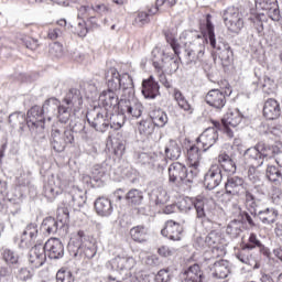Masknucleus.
<instances>
[{"label":"nucleus","instance_id":"obj_39","mask_svg":"<svg viewBox=\"0 0 282 282\" xmlns=\"http://www.w3.org/2000/svg\"><path fill=\"white\" fill-rule=\"evenodd\" d=\"M248 250H254V248H259L260 252L264 254V257L270 256V249H268L263 243H261V240L257 238V234H250L248 242L243 246Z\"/></svg>","mask_w":282,"mask_h":282},{"label":"nucleus","instance_id":"obj_18","mask_svg":"<svg viewBox=\"0 0 282 282\" xmlns=\"http://www.w3.org/2000/svg\"><path fill=\"white\" fill-rule=\"evenodd\" d=\"M62 105H65L66 109H68V113L72 117V110L74 109V111H76V109H80L83 106V95H80V90L76 88L69 89L64 97Z\"/></svg>","mask_w":282,"mask_h":282},{"label":"nucleus","instance_id":"obj_40","mask_svg":"<svg viewBox=\"0 0 282 282\" xmlns=\"http://www.w3.org/2000/svg\"><path fill=\"white\" fill-rule=\"evenodd\" d=\"M150 118L154 127H166L169 122V116L162 109H155L150 112Z\"/></svg>","mask_w":282,"mask_h":282},{"label":"nucleus","instance_id":"obj_22","mask_svg":"<svg viewBox=\"0 0 282 282\" xmlns=\"http://www.w3.org/2000/svg\"><path fill=\"white\" fill-rule=\"evenodd\" d=\"M63 193V182H61V176L52 175L48 178L47 184L44 185V196L47 199H54L56 195Z\"/></svg>","mask_w":282,"mask_h":282},{"label":"nucleus","instance_id":"obj_7","mask_svg":"<svg viewBox=\"0 0 282 282\" xmlns=\"http://www.w3.org/2000/svg\"><path fill=\"white\" fill-rule=\"evenodd\" d=\"M195 172L191 170V174H188V170L186 166L180 162H174L169 167V180L172 184H182L193 182V177H196Z\"/></svg>","mask_w":282,"mask_h":282},{"label":"nucleus","instance_id":"obj_4","mask_svg":"<svg viewBox=\"0 0 282 282\" xmlns=\"http://www.w3.org/2000/svg\"><path fill=\"white\" fill-rule=\"evenodd\" d=\"M105 78L107 87H110V89H123L128 94L133 91V78L127 73L120 76L118 69L111 67L105 73Z\"/></svg>","mask_w":282,"mask_h":282},{"label":"nucleus","instance_id":"obj_28","mask_svg":"<svg viewBox=\"0 0 282 282\" xmlns=\"http://www.w3.org/2000/svg\"><path fill=\"white\" fill-rule=\"evenodd\" d=\"M110 263L112 270H133L135 267V259H133V257H116Z\"/></svg>","mask_w":282,"mask_h":282},{"label":"nucleus","instance_id":"obj_25","mask_svg":"<svg viewBox=\"0 0 282 282\" xmlns=\"http://www.w3.org/2000/svg\"><path fill=\"white\" fill-rule=\"evenodd\" d=\"M142 95L150 100H154L160 95V85H158L153 76L142 82Z\"/></svg>","mask_w":282,"mask_h":282},{"label":"nucleus","instance_id":"obj_29","mask_svg":"<svg viewBox=\"0 0 282 282\" xmlns=\"http://www.w3.org/2000/svg\"><path fill=\"white\" fill-rule=\"evenodd\" d=\"M184 281L185 282H203L204 281V271L199 264H193L184 271Z\"/></svg>","mask_w":282,"mask_h":282},{"label":"nucleus","instance_id":"obj_63","mask_svg":"<svg viewBox=\"0 0 282 282\" xmlns=\"http://www.w3.org/2000/svg\"><path fill=\"white\" fill-rule=\"evenodd\" d=\"M47 36L51 41H56V39H61V36H63V31L58 28L50 29Z\"/></svg>","mask_w":282,"mask_h":282},{"label":"nucleus","instance_id":"obj_5","mask_svg":"<svg viewBox=\"0 0 282 282\" xmlns=\"http://www.w3.org/2000/svg\"><path fill=\"white\" fill-rule=\"evenodd\" d=\"M210 204H213V200L198 196L196 198H185L181 202V208L183 210L188 212L192 208H195L196 210V217L200 219V221H204L206 217H208V210H210Z\"/></svg>","mask_w":282,"mask_h":282},{"label":"nucleus","instance_id":"obj_56","mask_svg":"<svg viewBox=\"0 0 282 282\" xmlns=\"http://www.w3.org/2000/svg\"><path fill=\"white\" fill-rule=\"evenodd\" d=\"M57 282H74L72 271L59 270L56 274Z\"/></svg>","mask_w":282,"mask_h":282},{"label":"nucleus","instance_id":"obj_27","mask_svg":"<svg viewBox=\"0 0 282 282\" xmlns=\"http://www.w3.org/2000/svg\"><path fill=\"white\" fill-rule=\"evenodd\" d=\"M236 258L240 261V263H245V265H249L253 270H259L261 265L254 258V254L250 252V249L242 246V248L236 253Z\"/></svg>","mask_w":282,"mask_h":282},{"label":"nucleus","instance_id":"obj_58","mask_svg":"<svg viewBox=\"0 0 282 282\" xmlns=\"http://www.w3.org/2000/svg\"><path fill=\"white\" fill-rule=\"evenodd\" d=\"M156 282H171V270L161 269L155 275Z\"/></svg>","mask_w":282,"mask_h":282},{"label":"nucleus","instance_id":"obj_49","mask_svg":"<svg viewBox=\"0 0 282 282\" xmlns=\"http://www.w3.org/2000/svg\"><path fill=\"white\" fill-rule=\"evenodd\" d=\"M138 129H139V133L141 135L149 138V135H151L153 133V131L155 130V126L151 121H141L139 123Z\"/></svg>","mask_w":282,"mask_h":282},{"label":"nucleus","instance_id":"obj_31","mask_svg":"<svg viewBox=\"0 0 282 282\" xmlns=\"http://www.w3.org/2000/svg\"><path fill=\"white\" fill-rule=\"evenodd\" d=\"M95 209H96V213L100 215V217H109V215L113 213L111 200L105 197H99L96 199Z\"/></svg>","mask_w":282,"mask_h":282},{"label":"nucleus","instance_id":"obj_51","mask_svg":"<svg viewBox=\"0 0 282 282\" xmlns=\"http://www.w3.org/2000/svg\"><path fill=\"white\" fill-rule=\"evenodd\" d=\"M219 241H221V236L217 231H210L205 238V243L209 248H216Z\"/></svg>","mask_w":282,"mask_h":282},{"label":"nucleus","instance_id":"obj_46","mask_svg":"<svg viewBox=\"0 0 282 282\" xmlns=\"http://www.w3.org/2000/svg\"><path fill=\"white\" fill-rule=\"evenodd\" d=\"M9 122L11 127H20L21 129L23 128L24 122H28V119L23 112H13L9 116Z\"/></svg>","mask_w":282,"mask_h":282},{"label":"nucleus","instance_id":"obj_55","mask_svg":"<svg viewBox=\"0 0 282 282\" xmlns=\"http://www.w3.org/2000/svg\"><path fill=\"white\" fill-rule=\"evenodd\" d=\"M262 89H263L264 94H272V91H274V89H276V84L274 83V79H272L268 76H264Z\"/></svg>","mask_w":282,"mask_h":282},{"label":"nucleus","instance_id":"obj_21","mask_svg":"<svg viewBox=\"0 0 282 282\" xmlns=\"http://www.w3.org/2000/svg\"><path fill=\"white\" fill-rule=\"evenodd\" d=\"M177 3V0H156V7L149 10V13L142 11L139 12L135 18V23L138 25H144V23H149V17H152L153 14H158V8L160 6H166L167 8H173Z\"/></svg>","mask_w":282,"mask_h":282},{"label":"nucleus","instance_id":"obj_60","mask_svg":"<svg viewBox=\"0 0 282 282\" xmlns=\"http://www.w3.org/2000/svg\"><path fill=\"white\" fill-rule=\"evenodd\" d=\"M10 50H12V42L6 37H0V54L8 56V52H10Z\"/></svg>","mask_w":282,"mask_h":282},{"label":"nucleus","instance_id":"obj_19","mask_svg":"<svg viewBox=\"0 0 282 282\" xmlns=\"http://www.w3.org/2000/svg\"><path fill=\"white\" fill-rule=\"evenodd\" d=\"M184 227L180 223L167 220L165 227L161 230V235L171 241H182Z\"/></svg>","mask_w":282,"mask_h":282},{"label":"nucleus","instance_id":"obj_36","mask_svg":"<svg viewBox=\"0 0 282 282\" xmlns=\"http://www.w3.org/2000/svg\"><path fill=\"white\" fill-rule=\"evenodd\" d=\"M230 274L228 269V262L226 260H220L214 263L212 268V276L214 279H226Z\"/></svg>","mask_w":282,"mask_h":282},{"label":"nucleus","instance_id":"obj_24","mask_svg":"<svg viewBox=\"0 0 282 282\" xmlns=\"http://www.w3.org/2000/svg\"><path fill=\"white\" fill-rule=\"evenodd\" d=\"M226 195L239 197L243 193V178L239 176H229L225 184Z\"/></svg>","mask_w":282,"mask_h":282},{"label":"nucleus","instance_id":"obj_33","mask_svg":"<svg viewBox=\"0 0 282 282\" xmlns=\"http://www.w3.org/2000/svg\"><path fill=\"white\" fill-rule=\"evenodd\" d=\"M130 236L137 243H145L149 239V228L144 225L132 227Z\"/></svg>","mask_w":282,"mask_h":282},{"label":"nucleus","instance_id":"obj_32","mask_svg":"<svg viewBox=\"0 0 282 282\" xmlns=\"http://www.w3.org/2000/svg\"><path fill=\"white\" fill-rule=\"evenodd\" d=\"M245 159L249 164H252L251 166H263L264 160L262 159L261 152H259L257 145L245 151Z\"/></svg>","mask_w":282,"mask_h":282},{"label":"nucleus","instance_id":"obj_9","mask_svg":"<svg viewBox=\"0 0 282 282\" xmlns=\"http://www.w3.org/2000/svg\"><path fill=\"white\" fill-rule=\"evenodd\" d=\"M26 116V124L30 131H34L35 133L43 132V129H45V121L47 120V117H45L43 112V108L33 106L28 111Z\"/></svg>","mask_w":282,"mask_h":282},{"label":"nucleus","instance_id":"obj_30","mask_svg":"<svg viewBox=\"0 0 282 282\" xmlns=\"http://www.w3.org/2000/svg\"><path fill=\"white\" fill-rule=\"evenodd\" d=\"M218 166H220V170L224 169L226 173H237V163L235 162V159L226 152H221L218 155Z\"/></svg>","mask_w":282,"mask_h":282},{"label":"nucleus","instance_id":"obj_8","mask_svg":"<svg viewBox=\"0 0 282 282\" xmlns=\"http://www.w3.org/2000/svg\"><path fill=\"white\" fill-rule=\"evenodd\" d=\"M52 147L57 153H63L67 144H74V132L72 130H61L58 127L52 129Z\"/></svg>","mask_w":282,"mask_h":282},{"label":"nucleus","instance_id":"obj_41","mask_svg":"<svg viewBox=\"0 0 282 282\" xmlns=\"http://www.w3.org/2000/svg\"><path fill=\"white\" fill-rule=\"evenodd\" d=\"M1 257H2V261H4V263L7 265H9V268H12L13 265H19V253H17L15 251L11 250V249H3L1 252Z\"/></svg>","mask_w":282,"mask_h":282},{"label":"nucleus","instance_id":"obj_34","mask_svg":"<svg viewBox=\"0 0 282 282\" xmlns=\"http://www.w3.org/2000/svg\"><path fill=\"white\" fill-rule=\"evenodd\" d=\"M182 155V145L171 139L166 144H165V158L167 160H180Z\"/></svg>","mask_w":282,"mask_h":282},{"label":"nucleus","instance_id":"obj_52","mask_svg":"<svg viewBox=\"0 0 282 282\" xmlns=\"http://www.w3.org/2000/svg\"><path fill=\"white\" fill-rule=\"evenodd\" d=\"M165 39L169 45L172 47L174 54H176V56H180V51L182 50V45L180 44V42H177V40L169 33H165Z\"/></svg>","mask_w":282,"mask_h":282},{"label":"nucleus","instance_id":"obj_2","mask_svg":"<svg viewBox=\"0 0 282 282\" xmlns=\"http://www.w3.org/2000/svg\"><path fill=\"white\" fill-rule=\"evenodd\" d=\"M245 204L247 208L253 210V217H258L265 226L274 224L279 218V212L274 207H267L263 210L257 212V208L263 204V199L257 198L250 189L245 191Z\"/></svg>","mask_w":282,"mask_h":282},{"label":"nucleus","instance_id":"obj_50","mask_svg":"<svg viewBox=\"0 0 282 282\" xmlns=\"http://www.w3.org/2000/svg\"><path fill=\"white\" fill-rule=\"evenodd\" d=\"M267 177L270 182H279L280 180H282V174L281 171L276 169V166L269 165L267 167Z\"/></svg>","mask_w":282,"mask_h":282},{"label":"nucleus","instance_id":"obj_23","mask_svg":"<svg viewBox=\"0 0 282 282\" xmlns=\"http://www.w3.org/2000/svg\"><path fill=\"white\" fill-rule=\"evenodd\" d=\"M69 214L67 213H64V220L59 219V221L52 217H48L43 220L42 230L43 232H46V235H56V232H58V228H63V226L67 224Z\"/></svg>","mask_w":282,"mask_h":282},{"label":"nucleus","instance_id":"obj_10","mask_svg":"<svg viewBox=\"0 0 282 282\" xmlns=\"http://www.w3.org/2000/svg\"><path fill=\"white\" fill-rule=\"evenodd\" d=\"M85 241V231L77 232V242L70 241L68 243V252L74 257H78V254H83L86 259H94L96 257V248L94 246L87 247L83 246Z\"/></svg>","mask_w":282,"mask_h":282},{"label":"nucleus","instance_id":"obj_47","mask_svg":"<svg viewBox=\"0 0 282 282\" xmlns=\"http://www.w3.org/2000/svg\"><path fill=\"white\" fill-rule=\"evenodd\" d=\"M226 232L227 235H230L234 239L237 238L238 235H241V221L237 219L231 220L227 225Z\"/></svg>","mask_w":282,"mask_h":282},{"label":"nucleus","instance_id":"obj_48","mask_svg":"<svg viewBox=\"0 0 282 282\" xmlns=\"http://www.w3.org/2000/svg\"><path fill=\"white\" fill-rule=\"evenodd\" d=\"M247 180L254 186H260L261 185V172H259L256 166H250L248 170Z\"/></svg>","mask_w":282,"mask_h":282},{"label":"nucleus","instance_id":"obj_6","mask_svg":"<svg viewBox=\"0 0 282 282\" xmlns=\"http://www.w3.org/2000/svg\"><path fill=\"white\" fill-rule=\"evenodd\" d=\"M223 20L227 30L234 34H239L240 30H243V14L240 13L239 8L228 7L223 12Z\"/></svg>","mask_w":282,"mask_h":282},{"label":"nucleus","instance_id":"obj_12","mask_svg":"<svg viewBox=\"0 0 282 282\" xmlns=\"http://www.w3.org/2000/svg\"><path fill=\"white\" fill-rule=\"evenodd\" d=\"M87 121L95 131L105 133L109 129L110 121L107 119V111L105 110H91L87 115Z\"/></svg>","mask_w":282,"mask_h":282},{"label":"nucleus","instance_id":"obj_1","mask_svg":"<svg viewBox=\"0 0 282 282\" xmlns=\"http://www.w3.org/2000/svg\"><path fill=\"white\" fill-rule=\"evenodd\" d=\"M213 15L207 14L206 21L200 24V34L196 40L185 50L186 61L188 65H202L204 62V54H206V43L210 44L213 50H217L220 54H230V46L219 42L215 36V24H213Z\"/></svg>","mask_w":282,"mask_h":282},{"label":"nucleus","instance_id":"obj_57","mask_svg":"<svg viewBox=\"0 0 282 282\" xmlns=\"http://www.w3.org/2000/svg\"><path fill=\"white\" fill-rule=\"evenodd\" d=\"M90 175L95 182H100L105 177V169L100 165H95L91 169Z\"/></svg>","mask_w":282,"mask_h":282},{"label":"nucleus","instance_id":"obj_44","mask_svg":"<svg viewBox=\"0 0 282 282\" xmlns=\"http://www.w3.org/2000/svg\"><path fill=\"white\" fill-rule=\"evenodd\" d=\"M126 120H127V116L122 111H120V109H119V113L112 115L110 117L109 127L111 129H115V131H118V129H122V127H124V121Z\"/></svg>","mask_w":282,"mask_h":282},{"label":"nucleus","instance_id":"obj_35","mask_svg":"<svg viewBox=\"0 0 282 282\" xmlns=\"http://www.w3.org/2000/svg\"><path fill=\"white\" fill-rule=\"evenodd\" d=\"M199 149L202 145H193L187 150V159L189 161V165L194 169V175H197V169L199 167V160H202V154H199Z\"/></svg>","mask_w":282,"mask_h":282},{"label":"nucleus","instance_id":"obj_53","mask_svg":"<svg viewBox=\"0 0 282 282\" xmlns=\"http://www.w3.org/2000/svg\"><path fill=\"white\" fill-rule=\"evenodd\" d=\"M32 276H34V271L28 268H21L17 274V278L19 279V281H23V282L32 281Z\"/></svg>","mask_w":282,"mask_h":282},{"label":"nucleus","instance_id":"obj_26","mask_svg":"<svg viewBox=\"0 0 282 282\" xmlns=\"http://www.w3.org/2000/svg\"><path fill=\"white\" fill-rule=\"evenodd\" d=\"M263 116L267 120H276L281 116V104L274 98H269L264 101Z\"/></svg>","mask_w":282,"mask_h":282},{"label":"nucleus","instance_id":"obj_38","mask_svg":"<svg viewBox=\"0 0 282 282\" xmlns=\"http://www.w3.org/2000/svg\"><path fill=\"white\" fill-rule=\"evenodd\" d=\"M242 118L243 117L239 110L229 111L224 116L221 120L223 127H232V129H235V127H239V124H241Z\"/></svg>","mask_w":282,"mask_h":282},{"label":"nucleus","instance_id":"obj_37","mask_svg":"<svg viewBox=\"0 0 282 282\" xmlns=\"http://www.w3.org/2000/svg\"><path fill=\"white\" fill-rule=\"evenodd\" d=\"M173 98L177 102L180 109L188 113L189 116L195 111V108L188 102L184 94L180 91V89L175 88L173 91Z\"/></svg>","mask_w":282,"mask_h":282},{"label":"nucleus","instance_id":"obj_61","mask_svg":"<svg viewBox=\"0 0 282 282\" xmlns=\"http://www.w3.org/2000/svg\"><path fill=\"white\" fill-rule=\"evenodd\" d=\"M33 245L34 240L31 239L30 236H25L24 234H22L19 248H21L22 250H28V248H32Z\"/></svg>","mask_w":282,"mask_h":282},{"label":"nucleus","instance_id":"obj_42","mask_svg":"<svg viewBox=\"0 0 282 282\" xmlns=\"http://www.w3.org/2000/svg\"><path fill=\"white\" fill-rule=\"evenodd\" d=\"M151 199L154 202L155 206H164V204L169 202L170 197L166 189L159 187L152 193Z\"/></svg>","mask_w":282,"mask_h":282},{"label":"nucleus","instance_id":"obj_20","mask_svg":"<svg viewBox=\"0 0 282 282\" xmlns=\"http://www.w3.org/2000/svg\"><path fill=\"white\" fill-rule=\"evenodd\" d=\"M47 261V253L41 243H36L29 252V263L33 268H41Z\"/></svg>","mask_w":282,"mask_h":282},{"label":"nucleus","instance_id":"obj_45","mask_svg":"<svg viewBox=\"0 0 282 282\" xmlns=\"http://www.w3.org/2000/svg\"><path fill=\"white\" fill-rule=\"evenodd\" d=\"M257 149L262 158V160L272 159L274 156V148L265 144L264 142H259Z\"/></svg>","mask_w":282,"mask_h":282},{"label":"nucleus","instance_id":"obj_43","mask_svg":"<svg viewBox=\"0 0 282 282\" xmlns=\"http://www.w3.org/2000/svg\"><path fill=\"white\" fill-rule=\"evenodd\" d=\"M126 199L128 204H132V206H140L144 196L140 189H130L126 195Z\"/></svg>","mask_w":282,"mask_h":282},{"label":"nucleus","instance_id":"obj_15","mask_svg":"<svg viewBox=\"0 0 282 282\" xmlns=\"http://www.w3.org/2000/svg\"><path fill=\"white\" fill-rule=\"evenodd\" d=\"M118 89L108 87L107 90H104L99 95V102L102 105L106 111H111L118 107L120 109V99L118 98V94L116 93Z\"/></svg>","mask_w":282,"mask_h":282},{"label":"nucleus","instance_id":"obj_64","mask_svg":"<svg viewBox=\"0 0 282 282\" xmlns=\"http://www.w3.org/2000/svg\"><path fill=\"white\" fill-rule=\"evenodd\" d=\"M91 10L97 12V14H107V12H109V7H107L105 3H100L91 7Z\"/></svg>","mask_w":282,"mask_h":282},{"label":"nucleus","instance_id":"obj_62","mask_svg":"<svg viewBox=\"0 0 282 282\" xmlns=\"http://www.w3.org/2000/svg\"><path fill=\"white\" fill-rule=\"evenodd\" d=\"M22 42L24 43L25 47H28V50L34 51L39 47V41L32 37H23Z\"/></svg>","mask_w":282,"mask_h":282},{"label":"nucleus","instance_id":"obj_54","mask_svg":"<svg viewBox=\"0 0 282 282\" xmlns=\"http://www.w3.org/2000/svg\"><path fill=\"white\" fill-rule=\"evenodd\" d=\"M23 235L30 237L33 241H36V238L39 237V227L34 224H30L25 227Z\"/></svg>","mask_w":282,"mask_h":282},{"label":"nucleus","instance_id":"obj_11","mask_svg":"<svg viewBox=\"0 0 282 282\" xmlns=\"http://www.w3.org/2000/svg\"><path fill=\"white\" fill-rule=\"evenodd\" d=\"M232 94V88L230 86L225 87L224 90L219 89H212L207 93L205 97V101L209 107H214V109H224L226 107V98L228 96H231Z\"/></svg>","mask_w":282,"mask_h":282},{"label":"nucleus","instance_id":"obj_3","mask_svg":"<svg viewBox=\"0 0 282 282\" xmlns=\"http://www.w3.org/2000/svg\"><path fill=\"white\" fill-rule=\"evenodd\" d=\"M42 111L48 122H51L52 118H55L56 116L62 124H67V122H69V119L72 118V115L69 113V108H67L65 104H61V100L54 97L47 99L44 102V105L42 106Z\"/></svg>","mask_w":282,"mask_h":282},{"label":"nucleus","instance_id":"obj_59","mask_svg":"<svg viewBox=\"0 0 282 282\" xmlns=\"http://www.w3.org/2000/svg\"><path fill=\"white\" fill-rule=\"evenodd\" d=\"M50 54L55 58H61L63 56V44L58 42L53 43L50 47Z\"/></svg>","mask_w":282,"mask_h":282},{"label":"nucleus","instance_id":"obj_17","mask_svg":"<svg viewBox=\"0 0 282 282\" xmlns=\"http://www.w3.org/2000/svg\"><path fill=\"white\" fill-rule=\"evenodd\" d=\"M43 248L48 259H63L65 256V246L58 238H50Z\"/></svg>","mask_w":282,"mask_h":282},{"label":"nucleus","instance_id":"obj_14","mask_svg":"<svg viewBox=\"0 0 282 282\" xmlns=\"http://www.w3.org/2000/svg\"><path fill=\"white\" fill-rule=\"evenodd\" d=\"M119 109L129 120H138L142 116L144 107L137 99H132L121 100Z\"/></svg>","mask_w":282,"mask_h":282},{"label":"nucleus","instance_id":"obj_13","mask_svg":"<svg viewBox=\"0 0 282 282\" xmlns=\"http://www.w3.org/2000/svg\"><path fill=\"white\" fill-rule=\"evenodd\" d=\"M219 127H221V123H219V121H215L214 127L207 128L197 138V144L202 147L203 151H208V149L219 140V132L217 131Z\"/></svg>","mask_w":282,"mask_h":282},{"label":"nucleus","instance_id":"obj_16","mask_svg":"<svg viewBox=\"0 0 282 282\" xmlns=\"http://www.w3.org/2000/svg\"><path fill=\"white\" fill-rule=\"evenodd\" d=\"M223 180L224 174H221V166H219V164H213L205 174L204 184L208 191H215V188L221 184Z\"/></svg>","mask_w":282,"mask_h":282}]
</instances>
